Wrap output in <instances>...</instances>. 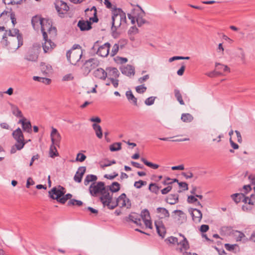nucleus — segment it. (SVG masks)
<instances>
[{"mask_svg":"<svg viewBox=\"0 0 255 255\" xmlns=\"http://www.w3.org/2000/svg\"><path fill=\"white\" fill-rule=\"evenodd\" d=\"M182 175L187 179L194 177L193 174L191 172H182Z\"/></svg>","mask_w":255,"mask_h":255,"instance_id":"nucleus-64","label":"nucleus"},{"mask_svg":"<svg viewBox=\"0 0 255 255\" xmlns=\"http://www.w3.org/2000/svg\"><path fill=\"white\" fill-rule=\"evenodd\" d=\"M255 203V194H252L251 195L250 197H246L245 203H248L249 205H254Z\"/></svg>","mask_w":255,"mask_h":255,"instance_id":"nucleus-48","label":"nucleus"},{"mask_svg":"<svg viewBox=\"0 0 255 255\" xmlns=\"http://www.w3.org/2000/svg\"><path fill=\"white\" fill-rule=\"evenodd\" d=\"M156 212L160 219L168 218L170 215L168 211L166 209L162 207L157 208Z\"/></svg>","mask_w":255,"mask_h":255,"instance_id":"nucleus-26","label":"nucleus"},{"mask_svg":"<svg viewBox=\"0 0 255 255\" xmlns=\"http://www.w3.org/2000/svg\"><path fill=\"white\" fill-rule=\"evenodd\" d=\"M48 21L47 19L42 18L40 16L36 15L32 18L31 23L35 30L38 29L39 26H40L41 30L42 31V26H45V24L48 23Z\"/></svg>","mask_w":255,"mask_h":255,"instance_id":"nucleus-9","label":"nucleus"},{"mask_svg":"<svg viewBox=\"0 0 255 255\" xmlns=\"http://www.w3.org/2000/svg\"><path fill=\"white\" fill-rule=\"evenodd\" d=\"M83 54L81 47L79 44H74L66 53L68 61L73 65H76L79 61Z\"/></svg>","mask_w":255,"mask_h":255,"instance_id":"nucleus-4","label":"nucleus"},{"mask_svg":"<svg viewBox=\"0 0 255 255\" xmlns=\"http://www.w3.org/2000/svg\"><path fill=\"white\" fill-rule=\"evenodd\" d=\"M17 124L21 125L22 129L17 128V150H21L27 141H24L22 131L30 133L32 131L31 124L29 120L23 116L21 111L17 108Z\"/></svg>","mask_w":255,"mask_h":255,"instance_id":"nucleus-2","label":"nucleus"},{"mask_svg":"<svg viewBox=\"0 0 255 255\" xmlns=\"http://www.w3.org/2000/svg\"><path fill=\"white\" fill-rule=\"evenodd\" d=\"M106 188L103 182L93 183L90 186L89 191H106Z\"/></svg>","mask_w":255,"mask_h":255,"instance_id":"nucleus-17","label":"nucleus"},{"mask_svg":"<svg viewBox=\"0 0 255 255\" xmlns=\"http://www.w3.org/2000/svg\"><path fill=\"white\" fill-rule=\"evenodd\" d=\"M40 70L44 75H48L52 72V66L45 63H41L40 64Z\"/></svg>","mask_w":255,"mask_h":255,"instance_id":"nucleus-27","label":"nucleus"},{"mask_svg":"<svg viewBox=\"0 0 255 255\" xmlns=\"http://www.w3.org/2000/svg\"><path fill=\"white\" fill-rule=\"evenodd\" d=\"M189 212L192 217V219L195 223H199L202 219L201 212L197 209H191Z\"/></svg>","mask_w":255,"mask_h":255,"instance_id":"nucleus-20","label":"nucleus"},{"mask_svg":"<svg viewBox=\"0 0 255 255\" xmlns=\"http://www.w3.org/2000/svg\"><path fill=\"white\" fill-rule=\"evenodd\" d=\"M92 127L97 136L100 139L102 138L103 137V132L101 126L97 124H93Z\"/></svg>","mask_w":255,"mask_h":255,"instance_id":"nucleus-34","label":"nucleus"},{"mask_svg":"<svg viewBox=\"0 0 255 255\" xmlns=\"http://www.w3.org/2000/svg\"><path fill=\"white\" fill-rule=\"evenodd\" d=\"M119 44L115 43L112 47L111 52L110 53V55L113 57L116 55L119 50Z\"/></svg>","mask_w":255,"mask_h":255,"instance_id":"nucleus-49","label":"nucleus"},{"mask_svg":"<svg viewBox=\"0 0 255 255\" xmlns=\"http://www.w3.org/2000/svg\"><path fill=\"white\" fill-rule=\"evenodd\" d=\"M173 213L174 214L172 217L176 224L181 225L185 222L186 221V216L183 212L181 210H175Z\"/></svg>","mask_w":255,"mask_h":255,"instance_id":"nucleus-11","label":"nucleus"},{"mask_svg":"<svg viewBox=\"0 0 255 255\" xmlns=\"http://www.w3.org/2000/svg\"><path fill=\"white\" fill-rule=\"evenodd\" d=\"M121 149V143L120 142H115L110 146V150L111 151H116Z\"/></svg>","mask_w":255,"mask_h":255,"instance_id":"nucleus-46","label":"nucleus"},{"mask_svg":"<svg viewBox=\"0 0 255 255\" xmlns=\"http://www.w3.org/2000/svg\"><path fill=\"white\" fill-rule=\"evenodd\" d=\"M112 26L120 28L126 24L127 19L126 13L121 8L114 7L112 10Z\"/></svg>","mask_w":255,"mask_h":255,"instance_id":"nucleus-3","label":"nucleus"},{"mask_svg":"<svg viewBox=\"0 0 255 255\" xmlns=\"http://www.w3.org/2000/svg\"><path fill=\"white\" fill-rule=\"evenodd\" d=\"M127 221L132 222L137 226L141 225V221L139 215L136 213H131L129 215Z\"/></svg>","mask_w":255,"mask_h":255,"instance_id":"nucleus-25","label":"nucleus"},{"mask_svg":"<svg viewBox=\"0 0 255 255\" xmlns=\"http://www.w3.org/2000/svg\"><path fill=\"white\" fill-rule=\"evenodd\" d=\"M93 75L95 77L98 79L105 80L107 77V72H106L103 69L100 68L94 71Z\"/></svg>","mask_w":255,"mask_h":255,"instance_id":"nucleus-23","label":"nucleus"},{"mask_svg":"<svg viewBox=\"0 0 255 255\" xmlns=\"http://www.w3.org/2000/svg\"><path fill=\"white\" fill-rule=\"evenodd\" d=\"M179 185V188L182 190H188V185L185 182H177Z\"/></svg>","mask_w":255,"mask_h":255,"instance_id":"nucleus-52","label":"nucleus"},{"mask_svg":"<svg viewBox=\"0 0 255 255\" xmlns=\"http://www.w3.org/2000/svg\"><path fill=\"white\" fill-rule=\"evenodd\" d=\"M83 202L80 200H77L74 199H70L68 202V206H76L80 207L83 205Z\"/></svg>","mask_w":255,"mask_h":255,"instance_id":"nucleus-42","label":"nucleus"},{"mask_svg":"<svg viewBox=\"0 0 255 255\" xmlns=\"http://www.w3.org/2000/svg\"><path fill=\"white\" fill-rule=\"evenodd\" d=\"M110 44L108 42L106 43L98 48L97 53L101 57H106L109 54H110Z\"/></svg>","mask_w":255,"mask_h":255,"instance_id":"nucleus-16","label":"nucleus"},{"mask_svg":"<svg viewBox=\"0 0 255 255\" xmlns=\"http://www.w3.org/2000/svg\"><path fill=\"white\" fill-rule=\"evenodd\" d=\"M178 238L174 237H170L165 240L166 242H168L170 244H175L178 243Z\"/></svg>","mask_w":255,"mask_h":255,"instance_id":"nucleus-55","label":"nucleus"},{"mask_svg":"<svg viewBox=\"0 0 255 255\" xmlns=\"http://www.w3.org/2000/svg\"><path fill=\"white\" fill-rule=\"evenodd\" d=\"M215 67L217 70L221 71H223L224 72H230V69L227 65H224L219 63H216L215 64Z\"/></svg>","mask_w":255,"mask_h":255,"instance_id":"nucleus-41","label":"nucleus"},{"mask_svg":"<svg viewBox=\"0 0 255 255\" xmlns=\"http://www.w3.org/2000/svg\"><path fill=\"white\" fill-rule=\"evenodd\" d=\"M98 61L94 58H91L87 60L83 66L84 71L87 73H89L93 69L98 66Z\"/></svg>","mask_w":255,"mask_h":255,"instance_id":"nucleus-10","label":"nucleus"},{"mask_svg":"<svg viewBox=\"0 0 255 255\" xmlns=\"http://www.w3.org/2000/svg\"><path fill=\"white\" fill-rule=\"evenodd\" d=\"M45 42L42 45L44 53H49L55 47L54 43L51 41V40H48V38L44 39Z\"/></svg>","mask_w":255,"mask_h":255,"instance_id":"nucleus-21","label":"nucleus"},{"mask_svg":"<svg viewBox=\"0 0 255 255\" xmlns=\"http://www.w3.org/2000/svg\"><path fill=\"white\" fill-rule=\"evenodd\" d=\"M122 73L127 76H130L134 75V67L130 65H127L126 66L121 69Z\"/></svg>","mask_w":255,"mask_h":255,"instance_id":"nucleus-30","label":"nucleus"},{"mask_svg":"<svg viewBox=\"0 0 255 255\" xmlns=\"http://www.w3.org/2000/svg\"><path fill=\"white\" fill-rule=\"evenodd\" d=\"M234 235L237 242L241 241L246 237L245 234L243 233L238 231H235L234 233Z\"/></svg>","mask_w":255,"mask_h":255,"instance_id":"nucleus-44","label":"nucleus"},{"mask_svg":"<svg viewBox=\"0 0 255 255\" xmlns=\"http://www.w3.org/2000/svg\"><path fill=\"white\" fill-rule=\"evenodd\" d=\"M94 197H99L104 206H107L109 209H113L117 206L120 207H126L129 208L130 206L129 200L123 193L118 198L115 200L113 198V192H90Z\"/></svg>","mask_w":255,"mask_h":255,"instance_id":"nucleus-1","label":"nucleus"},{"mask_svg":"<svg viewBox=\"0 0 255 255\" xmlns=\"http://www.w3.org/2000/svg\"><path fill=\"white\" fill-rule=\"evenodd\" d=\"M17 39L18 40V46L17 49L23 45V38L21 35L19 33V30L17 29Z\"/></svg>","mask_w":255,"mask_h":255,"instance_id":"nucleus-50","label":"nucleus"},{"mask_svg":"<svg viewBox=\"0 0 255 255\" xmlns=\"http://www.w3.org/2000/svg\"><path fill=\"white\" fill-rule=\"evenodd\" d=\"M9 11H4L0 15V31H3L5 30V25L7 20H8V17H6L7 13H10V19L11 22L13 25L16 23V19L15 18V14L13 12H12V8H7Z\"/></svg>","mask_w":255,"mask_h":255,"instance_id":"nucleus-5","label":"nucleus"},{"mask_svg":"<svg viewBox=\"0 0 255 255\" xmlns=\"http://www.w3.org/2000/svg\"><path fill=\"white\" fill-rule=\"evenodd\" d=\"M174 94L175 97H176L177 100L179 102L180 105H184V102L182 99V95L180 92V91L178 89L174 90Z\"/></svg>","mask_w":255,"mask_h":255,"instance_id":"nucleus-43","label":"nucleus"},{"mask_svg":"<svg viewBox=\"0 0 255 255\" xmlns=\"http://www.w3.org/2000/svg\"><path fill=\"white\" fill-rule=\"evenodd\" d=\"M58 153L56 149V148L54 146V144L52 143V145L50 146V151H49V155L51 157L54 158L55 156H58Z\"/></svg>","mask_w":255,"mask_h":255,"instance_id":"nucleus-45","label":"nucleus"},{"mask_svg":"<svg viewBox=\"0 0 255 255\" xmlns=\"http://www.w3.org/2000/svg\"><path fill=\"white\" fill-rule=\"evenodd\" d=\"M232 198L236 203L241 201L245 203L246 196L242 193H236L232 195Z\"/></svg>","mask_w":255,"mask_h":255,"instance_id":"nucleus-33","label":"nucleus"},{"mask_svg":"<svg viewBox=\"0 0 255 255\" xmlns=\"http://www.w3.org/2000/svg\"><path fill=\"white\" fill-rule=\"evenodd\" d=\"M141 160L143 162L146 166H149L153 169H157L158 168L159 165L156 164L152 163L148 161L146 159L144 158H141Z\"/></svg>","mask_w":255,"mask_h":255,"instance_id":"nucleus-47","label":"nucleus"},{"mask_svg":"<svg viewBox=\"0 0 255 255\" xmlns=\"http://www.w3.org/2000/svg\"><path fill=\"white\" fill-rule=\"evenodd\" d=\"M174 182H178V180L176 178L171 179L169 177H166L161 182V184L164 185H167V186L161 189L160 191H170L172 190V186L171 185Z\"/></svg>","mask_w":255,"mask_h":255,"instance_id":"nucleus-18","label":"nucleus"},{"mask_svg":"<svg viewBox=\"0 0 255 255\" xmlns=\"http://www.w3.org/2000/svg\"><path fill=\"white\" fill-rule=\"evenodd\" d=\"M77 25L81 31L88 30L92 28L91 22L87 20H80Z\"/></svg>","mask_w":255,"mask_h":255,"instance_id":"nucleus-24","label":"nucleus"},{"mask_svg":"<svg viewBox=\"0 0 255 255\" xmlns=\"http://www.w3.org/2000/svg\"><path fill=\"white\" fill-rule=\"evenodd\" d=\"M178 200V195L177 193L169 194L166 198V202L170 204H174Z\"/></svg>","mask_w":255,"mask_h":255,"instance_id":"nucleus-31","label":"nucleus"},{"mask_svg":"<svg viewBox=\"0 0 255 255\" xmlns=\"http://www.w3.org/2000/svg\"><path fill=\"white\" fill-rule=\"evenodd\" d=\"M50 136L51 141L53 144L59 145L61 139V136L60 133L58 132V130L55 128H52Z\"/></svg>","mask_w":255,"mask_h":255,"instance_id":"nucleus-15","label":"nucleus"},{"mask_svg":"<svg viewBox=\"0 0 255 255\" xmlns=\"http://www.w3.org/2000/svg\"><path fill=\"white\" fill-rule=\"evenodd\" d=\"M154 224L158 234L163 238L166 234V229L163 223L160 221H155Z\"/></svg>","mask_w":255,"mask_h":255,"instance_id":"nucleus-19","label":"nucleus"},{"mask_svg":"<svg viewBox=\"0 0 255 255\" xmlns=\"http://www.w3.org/2000/svg\"><path fill=\"white\" fill-rule=\"evenodd\" d=\"M162 188L161 183H151L149 186V190L151 191H158Z\"/></svg>","mask_w":255,"mask_h":255,"instance_id":"nucleus-40","label":"nucleus"},{"mask_svg":"<svg viewBox=\"0 0 255 255\" xmlns=\"http://www.w3.org/2000/svg\"><path fill=\"white\" fill-rule=\"evenodd\" d=\"M106 72L110 77L117 78L119 76L120 73L117 68L115 67H108L106 68Z\"/></svg>","mask_w":255,"mask_h":255,"instance_id":"nucleus-28","label":"nucleus"},{"mask_svg":"<svg viewBox=\"0 0 255 255\" xmlns=\"http://www.w3.org/2000/svg\"><path fill=\"white\" fill-rule=\"evenodd\" d=\"M55 8L59 14H64L69 10V6L65 2L59 0L55 3Z\"/></svg>","mask_w":255,"mask_h":255,"instance_id":"nucleus-13","label":"nucleus"},{"mask_svg":"<svg viewBox=\"0 0 255 255\" xmlns=\"http://www.w3.org/2000/svg\"><path fill=\"white\" fill-rule=\"evenodd\" d=\"M222 74V72H220V71H217L216 70H214V71H211L210 72H209L208 73L206 74V75L209 76V77H216V76H220V75H221Z\"/></svg>","mask_w":255,"mask_h":255,"instance_id":"nucleus-51","label":"nucleus"},{"mask_svg":"<svg viewBox=\"0 0 255 255\" xmlns=\"http://www.w3.org/2000/svg\"><path fill=\"white\" fill-rule=\"evenodd\" d=\"M135 90L138 93L141 94L145 92L146 90V87H145L144 85H140L137 86L135 88Z\"/></svg>","mask_w":255,"mask_h":255,"instance_id":"nucleus-56","label":"nucleus"},{"mask_svg":"<svg viewBox=\"0 0 255 255\" xmlns=\"http://www.w3.org/2000/svg\"><path fill=\"white\" fill-rule=\"evenodd\" d=\"M138 32V29L135 26H131L128 31L129 34H135Z\"/></svg>","mask_w":255,"mask_h":255,"instance_id":"nucleus-62","label":"nucleus"},{"mask_svg":"<svg viewBox=\"0 0 255 255\" xmlns=\"http://www.w3.org/2000/svg\"><path fill=\"white\" fill-rule=\"evenodd\" d=\"M93 11L94 16L90 17L89 19L90 21H92L93 22H97L99 19L97 16V9L95 6H93L91 9L88 8L85 10L86 14L87 15H89L88 12Z\"/></svg>","mask_w":255,"mask_h":255,"instance_id":"nucleus-29","label":"nucleus"},{"mask_svg":"<svg viewBox=\"0 0 255 255\" xmlns=\"http://www.w3.org/2000/svg\"><path fill=\"white\" fill-rule=\"evenodd\" d=\"M116 161L115 160H113L112 161L107 160V161L103 164H101V167L102 168H105L106 167L110 166L112 164H116Z\"/></svg>","mask_w":255,"mask_h":255,"instance_id":"nucleus-58","label":"nucleus"},{"mask_svg":"<svg viewBox=\"0 0 255 255\" xmlns=\"http://www.w3.org/2000/svg\"><path fill=\"white\" fill-rule=\"evenodd\" d=\"M128 16L131 20V23L134 24L136 21V15L130 13L128 14Z\"/></svg>","mask_w":255,"mask_h":255,"instance_id":"nucleus-60","label":"nucleus"},{"mask_svg":"<svg viewBox=\"0 0 255 255\" xmlns=\"http://www.w3.org/2000/svg\"><path fill=\"white\" fill-rule=\"evenodd\" d=\"M237 246V245H231L229 244H226L225 245V247L226 249L228 251H231L235 249V247Z\"/></svg>","mask_w":255,"mask_h":255,"instance_id":"nucleus-63","label":"nucleus"},{"mask_svg":"<svg viewBox=\"0 0 255 255\" xmlns=\"http://www.w3.org/2000/svg\"><path fill=\"white\" fill-rule=\"evenodd\" d=\"M120 190V184L117 182H114L111 185L107 186L106 191H119Z\"/></svg>","mask_w":255,"mask_h":255,"instance_id":"nucleus-35","label":"nucleus"},{"mask_svg":"<svg viewBox=\"0 0 255 255\" xmlns=\"http://www.w3.org/2000/svg\"><path fill=\"white\" fill-rule=\"evenodd\" d=\"M97 179V177L93 174H89L87 175L84 180V184L85 185H87L91 182H94L96 181Z\"/></svg>","mask_w":255,"mask_h":255,"instance_id":"nucleus-39","label":"nucleus"},{"mask_svg":"<svg viewBox=\"0 0 255 255\" xmlns=\"http://www.w3.org/2000/svg\"><path fill=\"white\" fill-rule=\"evenodd\" d=\"M86 158V156L85 154L81 153H79L77 155L76 160L77 161L83 162Z\"/></svg>","mask_w":255,"mask_h":255,"instance_id":"nucleus-54","label":"nucleus"},{"mask_svg":"<svg viewBox=\"0 0 255 255\" xmlns=\"http://www.w3.org/2000/svg\"><path fill=\"white\" fill-rule=\"evenodd\" d=\"M146 182L142 180H139L134 182V186L136 188H140L142 186L146 185Z\"/></svg>","mask_w":255,"mask_h":255,"instance_id":"nucleus-57","label":"nucleus"},{"mask_svg":"<svg viewBox=\"0 0 255 255\" xmlns=\"http://www.w3.org/2000/svg\"><path fill=\"white\" fill-rule=\"evenodd\" d=\"M118 28L113 26L111 27L112 34L114 38L118 37L120 35V33L117 31Z\"/></svg>","mask_w":255,"mask_h":255,"instance_id":"nucleus-59","label":"nucleus"},{"mask_svg":"<svg viewBox=\"0 0 255 255\" xmlns=\"http://www.w3.org/2000/svg\"><path fill=\"white\" fill-rule=\"evenodd\" d=\"M144 11L142 10L139 14L136 15V21L138 26H141L145 23V20L142 18Z\"/></svg>","mask_w":255,"mask_h":255,"instance_id":"nucleus-36","label":"nucleus"},{"mask_svg":"<svg viewBox=\"0 0 255 255\" xmlns=\"http://www.w3.org/2000/svg\"><path fill=\"white\" fill-rule=\"evenodd\" d=\"M46 31H48L50 37H55L56 35L57 30L55 27H52L50 23L48 21V23L45 24V26L43 25L42 27V33L43 39L48 38Z\"/></svg>","mask_w":255,"mask_h":255,"instance_id":"nucleus-8","label":"nucleus"},{"mask_svg":"<svg viewBox=\"0 0 255 255\" xmlns=\"http://www.w3.org/2000/svg\"><path fill=\"white\" fill-rule=\"evenodd\" d=\"M181 120L185 123H190L193 120V117L189 113L182 114L181 117Z\"/></svg>","mask_w":255,"mask_h":255,"instance_id":"nucleus-38","label":"nucleus"},{"mask_svg":"<svg viewBox=\"0 0 255 255\" xmlns=\"http://www.w3.org/2000/svg\"><path fill=\"white\" fill-rule=\"evenodd\" d=\"M65 192H48V196L52 199H56L58 202L64 204L68 199H70L72 195L68 193L65 195Z\"/></svg>","mask_w":255,"mask_h":255,"instance_id":"nucleus-6","label":"nucleus"},{"mask_svg":"<svg viewBox=\"0 0 255 255\" xmlns=\"http://www.w3.org/2000/svg\"><path fill=\"white\" fill-rule=\"evenodd\" d=\"M40 50V44L39 43L34 44L32 47L30 49V52L26 56V59L29 61H36Z\"/></svg>","mask_w":255,"mask_h":255,"instance_id":"nucleus-7","label":"nucleus"},{"mask_svg":"<svg viewBox=\"0 0 255 255\" xmlns=\"http://www.w3.org/2000/svg\"><path fill=\"white\" fill-rule=\"evenodd\" d=\"M139 217L142 218V220L144 222V224L147 228L150 229L152 228V224L150 221L149 213L148 210H144L142 211L141 213V215L139 216Z\"/></svg>","mask_w":255,"mask_h":255,"instance_id":"nucleus-14","label":"nucleus"},{"mask_svg":"<svg viewBox=\"0 0 255 255\" xmlns=\"http://www.w3.org/2000/svg\"><path fill=\"white\" fill-rule=\"evenodd\" d=\"M155 99V97H149L145 100V101L144 102L145 104L147 106L152 105L154 104Z\"/></svg>","mask_w":255,"mask_h":255,"instance_id":"nucleus-53","label":"nucleus"},{"mask_svg":"<svg viewBox=\"0 0 255 255\" xmlns=\"http://www.w3.org/2000/svg\"><path fill=\"white\" fill-rule=\"evenodd\" d=\"M179 236L181 239H178V243H177V245L179 246L177 250H179L180 252L182 253L184 251H186L189 248V245L187 240L184 236L181 234H179Z\"/></svg>","mask_w":255,"mask_h":255,"instance_id":"nucleus-12","label":"nucleus"},{"mask_svg":"<svg viewBox=\"0 0 255 255\" xmlns=\"http://www.w3.org/2000/svg\"><path fill=\"white\" fill-rule=\"evenodd\" d=\"M126 95L128 101L132 102L135 106L137 105V99L134 96L131 91H127Z\"/></svg>","mask_w":255,"mask_h":255,"instance_id":"nucleus-37","label":"nucleus"},{"mask_svg":"<svg viewBox=\"0 0 255 255\" xmlns=\"http://www.w3.org/2000/svg\"><path fill=\"white\" fill-rule=\"evenodd\" d=\"M86 168L85 166H80L78 168L74 177V179L75 181L80 183L82 181L83 176L85 173Z\"/></svg>","mask_w":255,"mask_h":255,"instance_id":"nucleus-22","label":"nucleus"},{"mask_svg":"<svg viewBox=\"0 0 255 255\" xmlns=\"http://www.w3.org/2000/svg\"><path fill=\"white\" fill-rule=\"evenodd\" d=\"M7 35H8L9 36H14L15 35H16L15 30H14L13 32H12L11 30H9L8 31H5V32L4 33V34H3V35L2 36L3 39H4L5 38H6Z\"/></svg>","mask_w":255,"mask_h":255,"instance_id":"nucleus-61","label":"nucleus"},{"mask_svg":"<svg viewBox=\"0 0 255 255\" xmlns=\"http://www.w3.org/2000/svg\"><path fill=\"white\" fill-rule=\"evenodd\" d=\"M201 199L202 198V195H190L189 196L187 199V201L189 203L195 204V205H201L200 202L198 201V198Z\"/></svg>","mask_w":255,"mask_h":255,"instance_id":"nucleus-32","label":"nucleus"}]
</instances>
